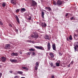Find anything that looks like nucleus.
Segmentation results:
<instances>
[{
	"label": "nucleus",
	"instance_id": "f257e3e1",
	"mask_svg": "<svg viewBox=\"0 0 78 78\" xmlns=\"http://www.w3.org/2000/svg\"><path fill=\"white\" fill-rule=\"evenodd\" d=\"M33 34L34 35H31L32 37H34V38H36V39H37V38L38 37V34H37V33L36 32H34Z\"/></svg>",
	"mask_w": 78,
	"mask_h": 78
},
{
	"label": "nucleus",
	"instance_id": "f03ea898",
	"mask_svg": "<svg viewBox=\"0 0 78 78\" xmlns=\"http://www.w3.org/2000/svg\"><path fill=\"white\" fill-rule=\"evenodd\" d=\"M35 48H37V49L41 50H43L44 51V50H45V49H44V47H43L42 46H36L35 47Z\"/></svg>",
	"mask_w": 78,
	"mask_h": 78
},
{
	"label": "nucleus",
	"instance_id": "7ed1b4c3",
	"mask_svg": "<svg viewBox=\"0 0 78 78\" xmlns=\"http://www.w3.org/2000/svg\"><path fill=\"white\" fill-rule=\"evenodd\" d=\"M31 4L32 6H36V5H37V3L36 2L34 1L31 0Z\"/></svg>",
	"mask_w": 78,
	"mask_h": 78
},
{
	"label": "nucleus",
	"instance_id": "20e7f679",
	"mask_svg": "<svg viewBox=\"0 0 78 78\" xmlns=\"http://www.w3.org/2000/svg\"><path fill=\"white\" fill-rule=\"evenodd\" d=\"M6 58L4 57H2L1 58V61L2 62H5L6 61Z\"/></svg>",
	"mask_w": 78,
	"mask_h": 78
},
{
	"label": "nucleus",
	"instance_id": "39448f33",
	"mask_svg": "<svg viewBox=\"0 0 78 78\" xmlns=\"http://www.w3.org/2000/svg\"><path fill=\"white\" fill-rule=\"evenodd\" d=\"M11 55L12 56H17L18 55V54L17 52H13L11 54Z\"/></svg>",
	"mask_w": 78,
	"mask_h": 78
},
{
	"label": "nucleus",
	"instance_id": "423d86ee",
	"mask_svg": "<svg viewBox=\"0 0 78 78\" xmlns=\"http://www.w3.org/2000/svg\"><path fill=\"white\" fill-rule=\"evenodd\" d=\"M11 2L13 5H16L17 4L16 1L15 0H11Z\"/></svg>",
	"mask_w": 78,
	"mask_h": 78
},
{
	"label": "nucleus",
	"instance_id": "0eeeda50",
	"mask_svg": "<svg viewBox=\"0 0 78 78\" xmlns=\"http://www.w3.org/2000/svg\"><path fill=\"white\" fill-rule=\"evenodd\" d=\"M62 4V1H60L59 0H58L57 1V5L58 6H60V5H61Z\"/></svg>",
	"mask_w": 78,
	"mask_h": 78
},
{
	"label": "nucleus",
	"instance_id": "6e6552de",
	"mask_svg": "<svg viewBox=\"0 0 78 78\" xmlns=\"http://www.w3.org/2000/svg\"><path fill=\"white\" fill-rule=\"evenodd\" d=\"M52 47L53 50L56 51V44H52Z\"/></svg>",
	"mask_w": 78,
	"mask_h": 78
},
{
	"label": "nucleus",
	"instance_id": "1a4fd4ad",
	"mask_svg": "<svg viewBox=\"0 0 78 78\" xmlns=\"http://www.w3.org/2000/svg\"><path fill=\"white\" fill-rule=\"evenodd\" d=\"M10 61L12 62H17V60L16 59H10Z\"/></svg>",
	"mask_w": 78,
	"mask_h": 78
},
{
	"label": "nucleus",
	"instance_id": "9d476101",
	"mask_svg": "<svg viewBox=\"0 0 78 78\" xmlns=\"http://www.w3.org/2000/svg\"><path fill=\"white\" fill-rule=\"evenodd\" d=\"M47 46L48 47V50H50V48H51V47H50V44L49 43H48Z\"/></svg>",
	"mask_w": 78,
	"mask_h": 78
},
{
	"label": "nucleus",
	"instance_id": "9b49d317",
	"mask_svg": "<svg viewBox=\"0 0 78 78\" xmlns=\"http://www.w3.org/2000/svg\"><path fill=\"white\" fill-rule=\"evenodd\" d=\"M45 39H47V40H50V38H49V36L48 35H46L44 37Z\"/></svg>",
	"mask_w": 78,
	"mask_h": 78
},
{
	"label": "nucleus",
	"instance_id": "f8f14e48",
	"mask_svg": "<svg viewBox=\"0 0 78 78\" xmlns=\"http://www.w3.org/2000/svg\"><path fill=\"white\" fill-rule=\"evenodd\" d=\"M26 11V9L25 8H22L21 9L20 11L21 12H25Z\"/></svg>",
	"mask_w": 78,
	"mask_h": 78
},
{
	"label": "nucleus",
	"instance_id": "ddd939ff",
	"mask_svg": "<svg viewBox=\"0 0 78 78\" xmlns=\"http://www.w3.org/2000/svg\"><path fill=\"white\" fill-rule=\"evenodd\" d=\"M16 19L17 22H18V23H20V22L19 21V19L18 16H16Z\"/></svg>",
	"mask_w": 78,
	"mask_h": 78
},
{
	"label": "nucleus",
	"instance_id": "4468645a",
	"mask_svg": "<svg viewBox=\"0 0 78 78\" xmlns=\"http://www.w3.org/2000/svg\"><path fill=\"white\" fill-rule=\"evenodd\" d=\"M17 73L18 74H20V75H22V74L23 73V72L19 71H17Z\"/></svg>",
	"mask_w": 78,
	"mask_h": 78
},
{
	"label": "nucleus",
	"instance_id": "2eb2a0df",
	"mask_svg": "<svg viewBox=\"0 0 78 78\" xmlns=\"http://www.w3.org/2000/svg\"><path fill=\"white\" fill-rule=\"evenodd\" d=\"M45 9H48L49 10V11H51V8H50L49 7H45Z\"/></svg>",
	"mask_w": 78,
	"mask_h": 78
},
{
	"label": "nucleus",
	"instance_id": "dca6fc26",
	"mask_svg": "<svg viewBox=\"0 0 78 78\" xmlns=\"http://www.w3.org/2000/svg\"><path fill=\"white\" fill-rule=\"evenodd\" d=\"M10 48V44H7L5 46V48Z\"/></svg>",
	"mask_w": 78,
	"mask_h": 78
},
{
	"label": "nucleus",
	"instance_id": "f3484780",
	"mask_svg": "<svg viewBox=\"0 0 78 78\" xmlns=\"http://www.w3.org/2000/svg\"><path fill=\"white\" fill-rule=\"evenodd\" d=\"M78 42H76L74 45V47H77V46H78Z\"/></svg>",
	"mask_w": 78,
	"mask_h": 78
},
{
	"label": "nucleus",
	"instance_id": "a211bd4d",
	"mask_svg": "<svg viewBox=\"0 0 78 78\" xmlns=\"http://www.w3.org/2000/svg\"><path fill=\"white\" fill-rule=\"evenodd\" d=\"M50 55L51 58H54V55L52 53H50L49 54Z\"/></svg>",
	"mask_w": 78,
	"mask_h": 78
},
{
	"label": "nucleus",
	"instance_id": "6ab92c4d",
	"mask_svg": "<svg viewBox=\"0 0 78 78\" xmlns=\"http://www.w3.org/2000/svg\"><path fill=\"white\" fill-rule=\"evenodd\" d=\"M22 68L23 69H25L26 70H28V68L25 66H23Z\"/></svg>",
	"mask_w": 78,
	"mask_h": 78
},
{
	"label": "nucleus",
	"instance_id": "aec40b11",
	"mask_svg": "<svg viewBox=\"0 0 78 78\" xmlns=\"http://www.w3.org/2000/svg\"><path fill=\"white\" fill-rule=\"evenodd\" d=\"M41 16L42 18L44 19V12H41Z\"/></svg>",
	"mask_w": 78,
	"mask_h": 78
},
{
	"label": "nucleus",
	"instance_id": "412c9836",
	"mask_svg": "<svg viewBox=\"0 0 78 78\" xmlns=\"http://www.w3.org/2000/svg\"><path fill=\"white\" fill-rule=\"evenodd\" d=\"M39 63L38 62H37L36 63V66H37V67H39Z\"/></svg>",
	"mask_w": 78,
	"mask_h": 78
},
{
	"label": "nucleus",
	"instance_id": "4be33fe9",
	"mask_svg": "<svg viewBox=\"0 0 78 78\" xmlns=\"http://www.w3.org/2000/svg\"><path fill=\"white\" fill-rule=\"evenodd\" d=\"M53 4L54 5H57V2H56V1H54L53 2Z\"/></svg>",
	"mask_w": 78,
	"mask_h": 78
},
{
	"label": "nucleus",
	"instance_id": "5701e85b",
	"mask_svg": "<svg viewBox=\"0 0 78 78\" xmlns=\"http://www.w3.org/2000/svg\"><path fill=\"white\" fill-rule=\"evenodd\" d=\"M69 39L71 41H72V35H70L69 37Z\"/></svg>",
	"mask_w": 78,
	"mask_h": 78
},
{
	"label": "nucleus",
	"instance_id": "b1692460",
	"mask_svg": "<svg viewBox=\"0 0 78 78\" xmlns=\"http://www.w3.org/2000/svg\"><path fill=\"white\" fill-rule=\"evenodd\" d=\"M29 51H34V49L33 48H31L29 49Z\"/></svg>",
	"mask_w": 78,
	"mask_h": 78
},
{
	"label": "nucleus",
	"instance_id": "393cba45",
	"mask_svg": "<svg viewBox=\"0 0 78 78\" xmlns=\"http://www.w3.org/2000/svg\"><path fill=\"white\" fill-rule=\"evenodd\" d=\"M6 5V3L5 2L3 3L2 4V6L3 7H5V5Z\"/></svg>",
	"mask_w": 78,
	"mask_h": 78
},
{
	"label": "nucleus",
	"instance_id": "a878e982",
	"mask_svg": "<svg viewBox=\"0 0 78 78\" xmlns=\"http://www.w3.org/2000/svg\"><path fill=\"white\" fill-rule=\"evenodd\" d=\"M38 66H35V69L36 70H37L38 69Z\"/></svg>",
	"mask_w": 78,
	"mask_h": 78
},
{
	"label": "nucleus",
	"instance_id": "bb28decb",
	"mask_svg": "<svg viewBox=\"0 0 78 78\" xmlns=\"http://www.w3.org/2000/svg\"><path fill=\"white\" fill-rule=\"evenodd\" d=\"M20 9H16V12L17 13L18 12H19V11H20Z\"/></svg>",
	"mask_w": 78,
	"mask_h": 78
},
{
	"label": "nucleus",
	"instance_id": "cd10ccee",
	"mask_svg": "<svg viewBox=\"0 0 78 78\" xmlns=\"http://www.w3.org/2000/svg\"><path fill=\"white\" fill-rule=\"evenodd\" d=\"M56 65L57 67H59V63H56Z\"/></svg>",
	"mask_w": 78,
	"mask_h": 78
},
{
	"label": "nucleus",
	"instance_id": "c85d7f7f",
	"mask_svg": "<svg viewBox=\"0 0 78 78\" xmlns=\"http://www.w3.org/2000/svg\"><path fill=\"white\" fill-rule=\"evenodd\" d=\"M43 27H45L47 26V24H46V23H44L43 24Z\"/></svg>",
	"mask_w": 78,
	"mask_h": 78
},
{
	"label": "nucleus",
	"instance_id": "c756f323",
	"mask_svg": "<svg viewBox=\"0 0 78 78\" xmlns=\"http://www.w3.org/2000/svg\"><path fill=\"white\" fill-rule=\"evenodd\" d=\"M59 56H62V54L61 53V52H59Z\"/></svg>",
	"mask_w": 78,
	"mask_h": 78
},
{
	"label": "nucleus",
	"instance_id": "7c9ffc66",
	"mask_svg": "<svg viewBox=\"0 0 78 78\" xmlns=\"http://www.w3.org/2000/svg\"><path fill=\"white\" fill-rule=\"evenodd\" d=\"M28 20H31V16H29L28 18Z\"/></svg>",
	"mask_w": 78,
	"mask_h": 78
},
{
	"label": "nucleus",
	"instance_id": "2f4dec72",
	"mask_svg": "<svg viewBox=\"0 0 78 78\" xmlns=\"http://www.w3.org/2000/svg\"><path fill=\"white\" fill-rule=\"evenodd\" d=\"M19 78V76H14V78Z\"/></svg>",
	"mask_w": 78,
	"mask_h": 78
},
{
	"label": "nucleus",
	"instance_id": "473e14b6",
	"mask_svg": "<svg viewBox=\"0 0 78 78\" xmlns=\"http://www.w3.org/2000/svg\"><path fill=\"white\" fill-rule=\"evenodd\" d=\"M50 65H51V67H53V63H51L50 64Z\"/></svg>",
	"mask_w": 78,
	"mask_h": 78
},
{
	"label": "nucleus",
	"instance_id": "72a5a7b5",
	"mask_svg": "<svg viewBox=\"0 0 78 78\" xmlns=\"http://www.w3.org/2000/svg\"><path fill=\"white\" fill-rule=\"evenodd\" d=\"M0 24L1 25H3V23H2V22H1V21H0Z\"/></svg>",
	"mask_w": 78,
	"mask_h": 78
},
{
	"label": "nucleus",
	"instance_id": "f704fd0d",
	"mask_svg": "<svg viewBox=\"0 0 78 78\" xmlns=\"http://www.w3.org/2000/svg\"><path fill=\"white\" fill-rule=\"evenodd\" d=\"M2 73H0V78H1V77H2Z\"/></svg>",
	"mask_w": 78,
	"mask_h": 78
},
{
	"label": "nucleus",
	"instance_id": "c9c22d12",
	"mask_svg": "<svg viewBox=\"0 0 78 78\" xmlns=\"http://www.w3.org/2000/svg\"><path fill=\"white\" fill-rule=\"evenodd\" d=\"M27 42H30L31 43V42H32V41L31 40H27Z\"/></svg>",
	"mask_w": 78,
	"mask_h": 78
},
{
	"label": "nucleus",
	"instance_id": "e433bc0d",
	"mask_svg": "<svg viewBox=\"0 0 78 78\" xmlns=\"http://www.w3.org/2000/svg\"><path fill=\"white\" fill-rule=\"evenodd\" d=\"M32 54H33V55L34 56H35V53L34 52H33V53H32Z\"/></svg>",
	"mask_w": 78,
	"mask_h": 78
},
{
	"label": "nucleus",
	"instance_id": "4c0bfd02",
	"mask_svg": "<svg viewBox=\"0 0 78 78\" xmlns=\"http://www.w3.org/2000/svg\"><path fill=\"white\" fill-rule=\"evenodd\" d=\"M74 35L75 36V37H78V35H76L75 34H74Z\"/></svg>",
	"mask_w": 78,
	"mask_h": 78
},
{
	"label": "nucleus",
	"instance_id": "58836bf2",
	"mask_svg": "<svg viewBox=\"0 0 78 78\" xmlns=\"http://www.w3.org/2000/svg\"><path fill=\"white\" fill-rule=\"evenodd\" d=\"M28 55H30L31 54V52H28L27 53Z\"/></svg>",
	"mask_w": 78,
	"mask_h": 78
},
{
	"label": "nucleus",
	"instance_id": "ea45409f",
	"mask_svg": "<svg viewBox=\"0 0 78 78\" xmlns=\"http://www.w3.org/2000/svg\"><path fill=\"white\" fill-rule=\"evenodd\" d=\"M73 17H72L71 18H70L71 20H73Z\"/></svg>",
	"mask_w": 78,
	"mask_h": 78
},
{
	"label": "nucleus",
	"instance_id": "a19ab883",
	"mask_svg": "<svg viewBox=\"0 0 78 78\" xmlns=\"http://www.w3.org/2000/svg\"><path fill=\"white\" fill-rule=\"evenodd\" d=\"M51 78H55V76H52Z\"/></svg>",
	"mask_w": 78,
	"mask_h": 78
},
{
	"label": "nucleus",
	"instance_id": "79ce46f5",
	"mask_svg": "<svg viewBox=\"0 0 78 78\" xmlns=\"http://www.w3.org/2000/svg\"><path fill=\"white\" fill-rule=\"evenodd\" d=\"M68 16V13H66V17H67Z\"/></svg>",
	"mask_w": 78,
	"mask_h": 78
},
{
	"label": "nucleus",
	"instance_id": "37998d69",
	"mask_svg": "<svg viewBox=\"0 0 78 78\" xmlns=\"http://www.w3.org/2000/svg\"><path fill=\"white\" fill-rule=\"evenodd\" d=\"M67 40L68 41H69V37H68V38H67Z\"/></svg>",
	"mask_w": 78,
	"mask_h": 78
},
{
	"label": "nucleus",
	"instance_id": "c03bdc74",
	"mask_svg": "<svg viewBox=\"0 0 78 78\" xmlns=\"http://www.w3.org/2000/svg\"><path fill=\"white\" fill-rule=\"evenodd\" d=\"M9 27H12V25L11 24H9Z\"/></svg>",
	"mask_w": 78,
	"mask_h": 78
},
{
	"label": "nucleus",
	"instance_id": "a18cd8bd",
	"mask_svg": "<svg viewBox=\"0 0 78 78\" xmlns=\"http://www.w3.org/2000/svg\"><path fill=\"white\" fill-rule=\"evenodd\" d=\"M73 61H72L71 62V64H73Z\"/></svg>",
	"mask_w": 78,
	"mask_h": 78
},
{
	"label": "nucleus",
	"instance_id": "49530a36",
	"mask_svg": "<svg viewBox=\"0 0 78 78\" xmlns=\"http://www.w3.org/2000/svg\"><path fill=\"white\" fill-rule=\"evenodd\" d=\"M31 42H32V43H34V41H32Z\"/></svg>",
	"mask_w": 78,
	"mask_h": 78
},
{
	"label": "nucleus",
	"instance_id": "de8ad7c7",
	"mask_svg": "<svg viewBox=\"0 0 78 78\" xmlns=\"http://www.w3.org/2000/svg\"><path fill=\"white\" fill-rule=\"evenodd\" d=\"M20 33H21V32H22V30H20Z\"/></svg>",
	"mask_w": 78,
	"mask_h": 78
},
{
	"label": "nucleus",
	"instance_id": "09e8293b",
	"mask_svg": "<svg viewBox=\"0 0 78 78\" xmlns=\"http://www.w3.org/2000/svg\"><path fill=\"white\" fill-rule=\"evenodd\" d=\"M19 53H20V54H21V55H22V52H21V51H20Z\"/></svg>",
	"mask_w": 78,
	"mask_h": 78
},
{
	"label": "nucleus",
	"instance_id": "8fccbe9b",
	"mask_svg": "<svg viewBox=\"0 0 78 78\" xmlns=\"http://www.w3.org/2000/svg\"><path fill=\"white\" fill-rule=\"evenodd\" d=\"M9 73H12V71H9Z\"/></svg>",
	"mask_w": 78,
	"mask_h": 78
},
{
	"label": "nucleus",
	"instance_id": "3c124183",
	"mask_svg": "<svg viewBox=\"0 0 78 78\" xmlns=\"http://www.w3.org/2000/svg\"><path fill=\"white\" fill-rule=\"evenodd\" d=\"M53 67H56V66H53Z\"/></svg>",
	"mask_w": 78,
	"mask_h": 78
},
{
	"label": "nucleus",
	"instance_id": "603ef678",
	"mask_svg": "<svg viewBox=\"0 0 78 78\" xmlns=\"http://www.w3.org/2000/svg\"><path fill=\"white\" fill-rule=\"evenodd\" d=\"M23 29H24V30H25V27H24Z\"/></svg>",
	"mask_w": 78,
	"mask_h": 78
},
{
	"label": "nucleus",
	"instance_id": "864d4df0",
	"mask_svg": "<svg viewBox=\"0 0 78 78\" xmlns=\"http://www.w3.org/2000/svg\"><path fill=\"white\" fill-rule=\"evenodd\" d=\"M1 66H0V67H1Z\"/></svg>",
	"mask_w": 78,
	"mask_h": 78
}]
</instances>
